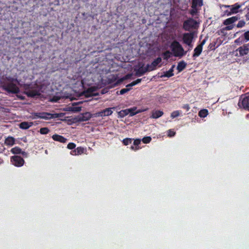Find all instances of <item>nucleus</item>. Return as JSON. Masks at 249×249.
I'll return each mask as SVG.
<instances>
[{"mask_svg": "<svg viewBox=\"0 0 249 249\" xmlns=\"http://www.w3.org/2000/svg\"><path fill=\"white\" fill-rule=\"evenodd\" d=\"M118 115H119V117H121V118H123V117H124V116H125L124 115V112L123 111V110H122L118 112Z\"/></svg>", "mask_w": 249, "mask_h": 249, "instance_id": "obj_39", "label": "nucleus"}, {"mask_svg": "<svg viewBox=\"0 0 249 249\" xmlns=\"http://www.w3.org/2000/svg\"><path fill=\"white\" fill-rule=\"evenodd\" d=\"M180 115V112L179 111H174L171 114V117L172 118L174 119L176 117H177Z\"/></svg>", "mask_w": 249, "mask_h": 249, "instance_id": "obj_30", "label": "nucleus"}, {"mask_svg": "<svg viewBox=\"0 0 249 249\" xmlns=\"http://www.w3.org/2000/svg\"><path fill=\"white\" fill-rule=\"evenodd\" d=\"M123 111H124L125 116H126L129 114L128 112V108L123 110Z\"/></svg>", "mask_w": 249, "mask_h": 249, "instance_id": "obj_44", "label": "nucleus"}, {"mask_svg": "<svg viewBox=\"0 0 249 249\" xmlns=\"http://www.w3.org/2000/svg\"><path fill=\"white\" fill-rule=\"evenodd\" d=\"M161 62V58L158 57L155 59L151 64L148 65V70L150 71L155 70L157 67L160 66V63Z\"/></svg>", "mask_w": 249, "mask_h": 249, "instance_id": "obj_12", "label": "nucleus"}, {"mask_svg": "<svg viewBox=\"0 0 249 249\" xmlns=\"http://www.w3.org/2000/svg\"><path fill=\"white\" fill-rule=\"evenodd\" d=\"M52 138L54 141H58L62 143H65L67 141V139L66 138L58 135H54L53 136Z\"/></svg>", "mask_w": 249, "mask_h": 249, "instance_id": "obj_19", "label": "nucleus"}, {"mask_svg": "<svg viewBox=\"0 0 249 249\" xmlns=\"http://www.w3.org/2000/svg\"><path fill=\"white\" fill-rule=\"evenodd\" d=\"M53 101H55V102H56V101H57V100H53Z\"/></svg>", "mask_w": 249, "mask_h": 249, "instance_id": "obj_46", "label": "nucleus"}, {"mask_svg": "<svg viewBox=\"0 0 249 249\" xmlns=\"http://www.w3.org/2000/svg\"><path fill=\"white\" fill-rule=\"evenodd\" d=\"M174 66L172 67V68L169 70L168 71H167L166 72H164V74L161 75L160 76V77H170L171 76H172L173 75V68Z\"/></svg>", "mask_w": 249, "mask_h": 249, "instance_id": "obj_23", "label": "nucleus"}, {"mask_svg": "<svg viewBox=\"0 0 249 249\" xmlns=\"http://www.w3.org/2000/svg\"><path fill=\"white\" fill-rule=\"evenodd\" d=\"M76 149L77 153L78 154V155L85 153V152L86 151V149L82 147H78Z\"/></svg>", "mask_w": 249, "mask_h": 249, "instance_id": "obj_28", "label": "nucleus"}, {"mask_svg": "<svg viewBox=\"0 0 249 249\" xmlns=\"http://www.w3.org/2000/svg\"><path fill=\"white\" fill-rule=\"evenodd\" d=\"M71 111L73 112H79L81 110V107H75L71 108Z\"/></svg>", "mask_w": 249, "mask_h": 249, "instance_id": "obj_38", "label": "nucleus"}, {"mask_svg": "<svg viewBox=\"0 0 249 249\" xmlns=\"http://www.w3.org/2000/svg\"><path fill=\"white\" fill-rule=\"evenodd\" d=\"M147 108L142 109H138L137 107H133L128 108V115L132 116L139 113L147 111Z\"/></svg>", "mask_w": 249, "mask_h": 249, "instance_id": "obj_13", "label": "nucleus"}, {"mask_svg": "<svg viewBox=\"0 0 249 249\" xmlns=\"http://www.w3.org/2000/svg\"><path fill=\"white\" fill-rule=\"evenodd\" d=\"M208 114V111L206 109H201L198 113L199 116L201 118L206 117Z\"/></svg>", "mask_w": 249, "mask_h": 249, "instance_id": "obj_25", "label": "nucleus"}, {"mask_svg": "<svg viewBox=\"0 0 249 249\" xmlns=\"http://www.w3.org/2000/svg\"><path fill=\"white\" fill-rule=\"evenodd\" d=\"M196 11H197V8H193V9L191 10V14L192 15H194L196 12Z\"/></svg>", "mask_w": 249, "mask_h": 249, "instance_id": "obj_42", "label": "nucleus"}, {"mask_svg": "<svg viewBox=\"0 0 249 249\" xmlns=\"http://www.w3.org/2000/svg\"><path fill=\"white\" fill-rule=\"evenodd\" d=\"M40 132L42 134H46L49 132V129L46 127H43L40 129Z\"/></svg>", "mask_w": 249, "mask_h": 249, "instance_id": "obj_33", "label": "nucleus"}, {"mask_svg": "<svg viewBox=\"0 0 249 249\" xmlns=\"http://www.w3.org/2000/svg\"><path fill=\"white\" fill-rule=\"evenodd\" d=\"M114 108H115L114 107L107 108L101 111H99L98 112H97V113L94 114V117H103L110 116L113 113L112 109H114Z\"/></svg>", "mask_w": 249, "mask_h": 249, "instance_id": "obj_7", "label": "nucleus"}, {"mask_svg": "<svg viewBox=\"0 0 249 249\" xmlns=\"http://www.w3.org/2000/svg\"><path fill=\"white\" fill-rule=\"evenodd\" d=\"M249 52V48L248 45H243L236 50V55L238 56H242L247 54Z\"/></svg>", "mask_w": 249, "mask_h": 249, "instance_id": "obj_11", "label": "nucleus"}, {"mask_svg": "<svg viewBox=\"0 0 249 249\" xmlns=\"http://www.w3.org/2000/svg\"><path fill=\"white\" fill-rule=\"evenodd\" d=\"M186 63L184 62H179L177 66V70L179 72L182 71L186 67Z\"/></svg>", "mask_w": 249, "mask_h": 249, "instance_id": "obj_26", "label": "nucleus"}, {"mask_svg": "<svg viewBox=\"0 0 249 249\" xmlns=\"http://www.w3.org/2000/svg\"><path fill=\"white\" fill-rule=\"evenodd\" d=\"M194 33H186L183 35V42L188 45H190L192 40L194 37Z\"/></svg>", "mask_w": 249, "mask_h": 249, "instance_id": "obj_14", "label": "nucleus"}, {"mask_svg": "<svg viewBox=\"0 0 249 249\" xmlns=\"http://www.w3.org/2000/svg\"><path fill=\"white\" fill-rule=\"evenodd\" d=\"M175 134L176 132L172 129L169 130L168 131V136L169 137H173L175 135Z\"/></svg>", "mask_w": 249, "mask_h": 249, "instance_id": "obj_37", "label": "nucleus"}, {"mask_svg": "<svg viewBox=\"0 0 249 249\" xmlns=\"http://www.w3.org/2000/svg\"><path fill=\"white\" fill-rule=\"evenodd\" d=\"M21 87H23L25 90V93L28 96L34 97L36 95L40 94V89H35L34 88L31 87L28 85H20Z\"/></svg>", "mask_w": 249, "mask_h": 249, "instance_id": "obj_4", "label": "nucleus"}, {"mask_svg": "<svg viewBox=\"0 0 249 249\" xmlns=\"http://www.w3.org/2000/svg\"><path fill=\"white\" fill-rule=\"evenodd\" d=\"M132 142V139L130 138H126L124 139L123 141V143L125 145H127L131 143Z\"/></svg>", "mask_w": 249, "mask_h": 249, "instance_id": "obj_32", "label": "nucleus"}, {"mask_svg": "<svg viewBox=\"0 0 249 249\" xmlns=\"http://www.w3.org/2000/svg\"><path fill=\"white\" fill-rule=\"evenodd\" d=\"M141 81V79H138L135 81L132 82L130 84L127 85L126 86V88L123 89L120 91V94H123L127 91H128L130 90V88H128V87H132L139 83H140Z\"/></svg>", "mask_w": 249, "mask_h": 249, "instance_id": "obj_15", "label": "nucleus"}, {"mask_svg": "<svg viewBox=\"0 0 249 249\" xmlns=\"http://www.w3.org/2000/svg\"><path fill=\"white\" fill-rule=\"evenodd\" d=\"M245 25V22L244 20H240L238 22L237 24V27L241 28L244 26Z\"/></svg>", "mask_w": 249, "mask_h": 249, "instance_id": "obj_35", "label": "nucleus"}, {"mask_svg": "<svg viewBox=\"0 0 249 249\" xmlns=\"http://www.w3.org/2000/svg\"><path fill=\"white\" fill-rule=\"evenodd\" d=\"M151 141V138L150 137H145L142 139V142L144 143H148Z\"/></svg>", "mask_w": 249, "mask_h": 249, "instance_id": "obj_31", "label": "nucleus"}, {"mask_svg": "<svg viewBox=\"0 0 249 249\" xmlns=\"http://www.w3.org/2000/svg\"><path fill=\"white\" fill-rule=\"evenodd\" d=\"M193 4H192V8H196L197 7H200L202 5V0H192Z\"/></svg>", "mask_w": 249, "mask_h": 249, "instance_id": "obj_24", "label": "nucleus"}, {"mask_svg": "<svg viewBox=\"0 0 249 249\" xmlns=\"http://www.w3.org/2000/svg\"><path fill=\"white\" fill-rule=\"evenodd\" d=\"M11 151L13 154H21L23 155H26V153L25 152L22 151L21 149L18 147H15L12 148L11 150Z\"/></svg>", "mask_w": 249, "mask_h": 249, "instance_id": "obj_20", "label": "nucleus"}, {"mask_svg": "<svg viewBox=\"0 0 249 249\" xmlns=\"http://www.w3.org/2000/svg\"><path fill=\"white\" fill-rule=\"evenodd\" d=\"M171 49L176 56H181L184 55V50L178 42L174 41L171 45Z\"/></svg>", "mask_w": 249, "mask_h": 249, "instance_id": "obj_2", "label": "nucleus"}, {"mask_svg": "<svg viewBox=\"0 0 249 249\" xmlns=\"http://www.w3.org/2000/svg\"><path fill=\"white\" fill-rule=\"evenodd\" d=\"M204 43V41L200 45L197 46L194 50V56H198L201 53L202 50V45Z\"/></svg>", "mask_w": 249, "mask_h": 249, "instance_id": "obj_21", "label": "nucleus"}, {"mask_svg": "<svg viewBox=\"0 0 249 249\" xmlns=\"http://www.w3.org/2000/svg\"><path fill=\"white\" fill-rule=\"evenodd\" d=\"M33 123L31 122H23L19 124V127L21 129H26L31 127L33 125Z\"/></svg>", "mask_w": 249, "mask_h": 249, "instance_id": "obj_18", "label": "nucleus"}, {"mask_svg": "<svg viewBox=\"0 0 249 249\" xmlns=\"http://www.w3.org/2000/svg\"><path fill=\"white\" fill-rule=\"evenodd\" d=\"M233 28V25H227V26L225 28V30H230L232 29Z\"/></svg>", "mask_w": 249, "mask_h": 249, "instance_id": "obj_40", "label": "nucleus"}, {"mask_svg": "<svg viewBox=\"0 0 249 249\" xmlns=\"http://www.w3.org/2000/svg\"><path fill=\"white\" fill-rule=\"evenodd\" d=\"M238 19V17L237 16L232 17L231 18L226 19L224 21V24L225 25H232L233 23L236 21Z\"/></svg>", "mask_w": 249, "mask_h": 249, "instance_id": "obj_17", "label": "nucleus"}, {"mask_svg": "<svg viewBox=\"0 0 249 249\" xmlns=\"http://www.w3.org/2000/svg\"><path fill=\"white\" fill-rule=\"evenodd\" d=\"M134 71H136V74L137 75H142L147 71L148 70V65L144 66L143 62H140L138 64L135 66Z\"/></svg>", "mask_w": 249, "mask_h": 249, "instance_id": "obj_6", "label": "nucleus"}, {"mask_svg": "<svg viewBox=\"0 0 249 249\" xmlns=\"http://www.w3.org/2000/svg\"><path fill=\"white\" fill-rule=\"evenodd\" d=\"M11 161L16 166H22L24 163V160L18 156H12L11 158Z\"/></svg>", "mask_w": 249, "mask_h": 249, "instance_id": "obj_9", "label": "nucleus"}, {"mask_svg": "<svg viewBox=\"0 0 249 249\" xmlns=\"http://www.w3.org/2000/svg\"><path fill=\"white\" fill-rule=\"evenodd\" d=\"M5 142L7 145L11 146L14 144L15 140L12 137H8L6 139Z\"/></svg>", "mask_w": 249, "mask_h": 249, "instance_id": "obj_27", "label": "nucleus"}, {"mask_svg": "<svg viewBox=\"0 0 249 249\" xmlns=\"http://www.w3.org/2000/svg\"><path fill=\"white\" fill-rule=\"evenodd\" d=\"M243 38L246 41L249 40V31L245 32L243 35Z\"/></svg>", "mask_w": 249, "mask_h": 249, "instance_id": "obj_34", "label": "nucleus"}, {"mask_svg": "<svg viewBox=\"0 0 249 249\" xmlns=\"http://www.w3.org/2000/svg\"><path fill=\"white\" fill-rule=\"evenodd\" d=\"M172 54L171 52L167 51L164 53L163 54V57L164 59L168 60L171 56Z\"/></svg>", "mask_w": 249, "mask_h": 249, "instance_id": "obj_29", "label": "nucleus"}, {"mask_svg": "<svg viewBox=\"0 0 249 249\" xmlns=\"http://www.w3.org/2000/svg\"><path fill=\"white\" fill-rule=\"evenodd\" d=\"M76 145L74 143H69L67 145V148L69 149H73L75 148Z\"/></svg>", "mask_w": 249, "mask_h": 249, "instance_id": "obj_36", "label": "nucleus"}, {"mask_svg": "<svg viewBox=\"0 0 249 249\" xmlns=\"http://www.w3.org/2000/svg\"><path fill=\"white\" fill-rule=\"evenodd\" d=\"M225 6L230 9V11L226 10L225 12V15L228 16L232 14H236L241 11L240 8L241 5L238 3H235L232 5H226Z\"/></svg>", "mask_w": 249, "mask_h": 249, "instance_id": "obj_5", "label": "nucleus"}, {"mask_svg": "<svg viewBox=\"0 0 249 249\" xmlns=\"http://www.w3.org/2000/svg\"><path fill=\"white\" fill-rule=\"evenodd\" d=\"M71 154L72 155H78V154L77 153V149H75L74 150L72 151Z\"/></svg>", "mask_w": 249, "mask_h": 249, "instance_id": "obj_41", "label": "nucleus"}, {"mask_svg": "<svg viewBox=\"0 0 249 249\" xmlns=\"http://www.w3.org/2000/svg\"><path fill=\"white\" fill-rule=\"evenodd\" d=\"M184 108L187 110H188L190 109L189 106L188 105H185L184 106Z\"/></svg>", "mask_w": 249, "mask_h": 249, "instance_id": "obj_45", "label": "nucleus"}, {"mask_svg": "<svg viewBox=\"0 0 249 249\" xmlns=\"http://www.w3.org/2000/svg\"><path fill=\"white\" fill-rule=\"evenodd\" d=\"M198 27V23L193 19H189L183 24V28L186 31L196 29Z\"/></svg>", "mask_w": 249, "mask_h": 249, "instance_id": "obj_3", "label": "nucleus"}, {"mask_svg": "<svg viewBox=\"0 0 249 249\" xmlns=\"http://www.w3.org/2000/svg\"><path fill=\"white\" fill-rule=\"evenodd\" d=\"M163 114V112L162 111L160 110H154L152 111L150 117L153 119H157L162 116Z\"/></svg>", "mask_w": 249, "mask_h": 249, "instance_id": "obj_16", "label": "nucleus"}, {"mask_svg": "<svg viewBox=\"0 0 249 249\" xmlns=\"http://www.w3.org/2000/svg\"><path fill=\"white\" fill-rule=\"evenodd\" d=\"M19 84L16 79H10L8 80L7 84L4 86V89L8 92L17 93L19 92V88L17 85Z\"/></svg>", "mask_w": 249, "mask_h": 249, "instance_id": "obj_1", "label": "nucleus"}, {"mask_svg": "<svg viewBox=\"0 0 249 249\" xmlns=\"http://www.w3.org/2000/svg\"><path fill=\"white\" fill-rule=\"evenodd\" d=\"M235 42L236 43H242V40L240 38H239L237 39L236 40H235Z\"/></svg>", "mask_w": 249, "mask_h": 249, "instance_id": "obj_43", "label": "nucleus"}, {"mask_svg": "<svg viewBox=\"0 0 249 249\" xmlns=\"http://www.w3.org/2000/svg\"><path fill=\"white\" fill-rule=\"evenodd\" d=\"M141 140L140 139H136L134 141L133 145L131 146V149L133 150H137L140 148L139 145L141 143Z\"/></svg>", "mask_w": 249, "mask_h": 249, "instance_id": "obj_22", "label": "nucleus"}, {"mask_svg": "<svg viewBox=\"0 0 249 249\" xmlns=\"http://www.w3.org/2000/svg\"><path fill=\"white\" fill-rule=\"evenodd\" d=\"M92 117H94V114L92 115L90 112H87L80 114L75 118V119L78 121L83 122L89 120Z\"/></svg>", "mask_w": 249, "mask_h": 249, "instance_id": "obj_10", "label": "nucleus"}, {"mask_svg": "<svg viewBox=\"0 0 249 249\" xmlns=\"http://www.w3.org/2000/svg\"><path fill=\"white\" fill-rule=\"evenodd\" d=\"M238 105L240 108L249 109V95L240 98Z\"/></svg>", "mask_w": 249, "mask_h": 249, "instance_id": "obj_8", "label": "nucleus"}]
</instances>
